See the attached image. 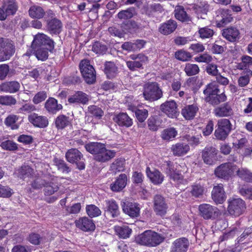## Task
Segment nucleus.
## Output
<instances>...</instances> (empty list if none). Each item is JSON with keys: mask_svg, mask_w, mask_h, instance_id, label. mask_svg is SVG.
I'll return each mask as SVG.
<instances>
[{"mask_svg": "<svg viewBox=\"0 0 252 252\" xmlns=\"http://www.w3.org/2000/svg\"><path fill=\"white\" fill-rule=\"evenodd\" d=\"M164 240L163 235L152 230H146L135 238V242L137 244L148 247H156L161 244Z\"/></svg>", "mask_w": 252, "mask_h": 252, "instance_id": "obj_1", "label": "nucleus"}, {"mask_svg": "<svg viewBox=\"0 0 252 252\" xmlns=\"http://www.w3.org/2000/svg\"><path fill=\"white\" fill-rule=\"evenodd\" d=\"M182 166L175 164H168L166 169V173L169 176L170 179L172 180L176 185L179 187L181 185H186L189 181L185 178L182 172Z\"/></svg>", "mask_w": 252, "mask_h": 252, "instance_id": "obj_2", "label": "nucleus"}, {"mask_svg": "<svg viewBox=\"0 0 252 252\" xmlns=\"http://www.w3.org/2000/svg\"><path fill=\"white\" fill-rule=\"evenodd\" d=\"M143 94L146 100L153 101L161 98L162 96V92L158 83L152 82L145 84Z\"/></svg>", "mask_w": 252, "mask_h": 252, "instance_id": "obj_3", "label": "nucleus"}, {"mask_svg": "<svg viewBox=\"0 0 252 252\" xmlns=\"http://www.w3.org/2000/svg\"><path fill=\"white\" fill-rule=\"evenodd\" d=\"M227 211L230 215L238 217L242 215L246 209L245 202L240 198L232 197L228 200Z\"/></svg>", "mask_w": 252, "mask_h": 252, "instance_id": "obj_4", "label": "nucleus"}, {"mask_svg": "<svg viewBox=\"0 0 252 252\" xmlns=\"http://www.w3.org/2000/svg\"><path fill=\"white\" fill-rule=\"evenodd\" d=\"M232 124L227 119H221L218 120L217 128L215 131V136L218 140H225L232 129Z\"/></svg>", "mask_w": 252, "mask_h": 252, "instance_id": "obj_5", "label": "nucleus"}, {"mask_svg": "<svg viewBox=\"0 0 252 252\" xmlns=\"http://www.w3.org/2000/svg\"><path fill=\"white\" fill-rule=\"evenodd\" d=\"M80 68L82 75L88 84H93L96 79L95 72L93 66L87 60H82L80 63Z\"/></svg>", "mask_w": 252, "mask_h": 252, "instance_id": "obj_6", "label": "nucleus"}, {"mask_svg": "<svg viewBox=\"0 0 252 252\" xmlns=\"http://www.w3.org/2000/svg\"><path fill=\"white\" fill-rule=\"evenodd\" d=\"M67 161L71 163H76L80 170L85 169L83 154L77 149L72 148L68 150L65 154Z\"/></svg>", "mask_w": 252, "mask_h": 252, "instance_id": "obj_7", "label": "nucleus"}, {"mask_svg": "<svg viewBox=\"0 0 252 252\" xmlns=\"http://www.w3.org/2000/svg\"><path fill=\"white\" fill-rule=\"evenodd\" d=\"M237 170V166L231 162L225 163L219 166L215 170V174L219 178L228 179Z\"/></svg>", "mask_w": 252, "mask_h": 252, "instance_id": "obj_8", "label": "nucleus"}, {"mask_svg": "<svg viewBox=\"0 0 252 252\" xmlns=\"http://www.w3.org/2000/svg\"><path fill=\"white\" fill-rule=\"evenodd\" d=\"M32 46V48L48 47V49L51 51L54 48L55 43L46 34L38 33L34 36Z\"/></svg>", "mask_w": 252, "mask_h": 252, "instance_id": "obj_9", "label": "nucleus"}, {"mask_svg": "<svg viewBox=\"0 0 252 252\" xmlns=\"http://www.w3.org/2000/svg\"><path fill=\"white\" fill-rule=\"evenodd\" d=\"M15 52L14 45L7 40L0 38V62L9 60Z\"/></svg>", "mask_w": 252, "mask_h": 252, "instance_id": "obj_10", "label": "nucleus"}, {"mask_svg": "<svg viewBox=\"0 0 252 252\" xmlns=\"http://www.w3.org/2000/svg\"><path fill=\"white\" fill-rule=\"evenodd\" d=\"M129 58L133 61H127L126 65L132 71L141 68L143 63H146L148 60V57L143 54H132L129 56Z\"/></svg>", "mask_w": 252, "mask_h": 252, "instance_id": "obj_11", "label": "nucleus"}, {"mask_svg": "<svg viewBox=\"0 0 252 252\" xmlns=\"http://www.w3.org/2000/svg\"><path fill=\"white\" fill-rule=\"evenodd\" d=\"M189 246V242L187 238H177L172 243L170 252H187Z\"/></svg>", "mask_w": 252, "mask_h": 252, "instance_id": "obj_12", "label": "nucleus"}, {"mask_svg": "<svg viewBox=\"0 0 252 252\" xmlns=\"http://www.w3.org/2000/svg\"><path fill=\"white\" fill-rule=\"evenodd\" d=\"M198 209L200 216L206 220L212 219L219 214V210L217 208L209 204L200 205Z\"/></svg>", "mask_w": 252, "mask_h": 252, "instance_id": "obj_13", "label": "nucleus"}, {"mask_svg": "<svg viewBox=\"0 0 252 252\" xmlns=\"http://www.w3.org/2000/svg\"><path fill=\"white\" fill-rule=\"evenodd\" d=\"M217 21L218 27H223L231 22L233 17L230 11L227 9L220 8L216 11Z\"/></svg>", "mask_w": 252, "mask_h": 252, "instance_id": "obj_14", "label": "nucleus"}, {"mask_svg": "<svg viewBox=\"0 0 252 252\" xmlns=\"http://www.w3.org/2000/svg\"><path fill=\"white\" fill-rule=\"evenodd\" d=\"M167 209L164 198L160 195H156L154 200V210L156 214L163 216L166 213Z\"/></svg>", "mask_w": 252, "mask_h": 252, "instance_id": "obj_15", "label": "nucleus"}, {"mask_svg": "<svg viewBox=\"0 0 252 252\" xmlns=\"http://www.w3.org/2000/svg\"><path fill=\"white\" fill-rule=\"evenodd\" d=\"M217 150L212 147H207L203 150L202 156L204 162L209 165L213 164L217 160Z\"/></svg>", "mask_w": 252, "mask_h": 252, "instance_id": "obj_16", "label": "nucleus"}, {"mask_svg": "<svg viewBox=\"0 0 252 252\" xmlns=\"http://www.w3.org/2000/svg\"><path fill=\"white\" fill-rule=\"evenodd\" d=\"M226 194L222 184H219L213 188L212 198L216 204H222L226 199Z\"/></svg>", "mask_w": 252, "mask_h": 252, "instance_id": "obj_17", "label": "nucleus"}, {"mask_svg": "<svg viewBox=\"0 0 252 252\" xmlns=\"http://www.w3.org/2000/svg\"><path fill=\"white\" fill-rule=\"evenodd\" d=\"M124 212L131 218H136L139 216L140 208L139 205L135 202L124 203L123 206Z\"/></svg>", "mask_w": 252, "mask_h": 252, "instance_id": "obj_18", "label": "nucleus"}, {"mask_svg": "<svg viewBox=\"0 0 252 252\" xmlns=\"http://www.w3.org/2000/svg\"><path fill=\"white\" fill-rule=\"evenodd\" d=\"M29 121L34 126L44 128L48 125V120L46 117L39 116L36 113L31 114L28 116Z\"/></svg>", "mask_w": 252, "mask_h": 252, "instance_id": "obj_19", "label": "nucleus"}, {"mask_svg": "<svg viewBox=\"0 0 252 252\" xmlns=\"http://www.w3.org/2000/svg\"><path fill=\"white\" fill-rule=\"evenodd\" d=\"M146 173L151 182L155 185L161 184L164 180L163 175L158 170L155 169L151 170L149 167H147Z\"/></svg>", "mask_w": 252, "mask_h": 252, "instance_id": "obj_20", "label": "nucleus"}, {"mask_svg": "<svg viewBox=\"0 0 252 252\" xmlns=\"http://www.w3.org/2000/svg\"><path fill=\"white\" fill-rule=\"evenodd\" d=\"M76 226L84 231H91L95 229V224L92 220L87 217L81 218L75 221Z\"/></svg>", "mask_w": 252, "mask_h": 252, "instance_id": "obj_21", "label": "nucleus"}, {"mask_svg": "<svg viewBox=\"0 0 252 252\" xmlns=\"http://www.w3.org/2000/svg\"><path fill=\"white\" fill-rule=\"evenodd\" d=\"M160 110L169 117L174 118L177 113V104L173 100L166 101L160 105Z\"/></svg>", "mask_w": 252, "mask_h": 252, "instance_id": "obj_22", "label": "nucleus"}, {"mask_svg": "<svg viewBox=\"0 0 252 252\" xmlns=\"http://www.w3.org/2000/svg\"><path fill=\"white\" fill-rule=\"evenodd\" d=\"M146 42L143 40L138 39L133 42H125L122 45V48L127 52H134L143 48Z\"/></svg>", "mask_w": 252, "mask_h": 252, "instance_id": "obj_23", "label": "nucleus"}, {"mask_svg": "<svg viewBox=\"0 0 252 252\" xmlns=\"http://www.w3.org/2000/svg\"><path fill=\"white\" fill-rule=\"evenodd\" d=\"M127 178L125 174H121L110 185L111 189L115 192L121 191L127 184Z\"/></svg>", "mask_w": 252, "mask_h": 252, "instance_id": "obj_24", "label": "nucleus"}, {"mask_svg": "<svg viewBox=\"0 0 252 252\" xmlns=\"http://www.w3.org/2000/svg\"><path fill=\"white\" fill-rule=\"evenodd\" d=\"M199 108L197 104L193 103L184 106L182 109L181 114L186 120H191L195 116Z\"/></svg>", "mask_w": 252, "mask_h": 252, "instance_id": "obj_25", "label": "nucleus"}, {"mask_svg": "<svg viewBox=\"0 0 252 252\" xmlns=\"http://www.w3.org/2000/svg\"><path fill=\"white\" fill-rule=\"evenodd\" d=\"M114 121L119 126L129 127L133 124V121L126 113H120L113 118Z\"/></svg>", "mask_w": 252, "mask_h": 252, "instance_id": "obj_26", "label": "nucleus"}, {"mask_svg": "<svg viewBox=\"0 0 252 252\" xmlns=\"http://www.w3.org/2000/svg\"><path fill=\"white\" fill-rule=\"evenodd\" d=\"M177 25L175 21L169 20L160 25L158 28L159 32L164 35H168L174 32Z\"/></svg>", "mask_w": 252, "mask_h": 252, "instance_id": "obj_27", "label": "nucleus"}, {"mask_svg": "<svg viewBox=\"0 0 252 252\" xmlns=\"http://www.w3.org/2000/svg\"><path fill=\"white\" fill-rule=\"evenodd\" d=\"M44 107L49 113L53 114L57 113L63 108L62 105L58 103L57 100L53 97H49L46 100Z\"/></svg>", "mask_w": 252, "mask_h": 252, "instance_id": "obj_28", "label": "nucleus"}, {"mask_svg": "<svg viewBox=\"0 0 252 252\" xmlns=\"http://www.w3.org/2000/svg\"><path fill=\"white\" fill-rule=\"evenodd\" d=\"M89 100V96L81 91H77L68 98L70 103L86 104Z\"/></svg>", "mask_w": 252, "mask_h": 252, "instance_id": "obj_29", "label": "nucleus"}, {"mask_svg": "<svg viewBox=\"0 0 252 252\" xmlns=\"http://www.w3.org/2000/svg\"><path fill=\"white\" fill-rule=\"evenodd\" d=\"M20 88V83L15 81L6 82L0 85V91L10 94L18 92Z\"/></svg>", "mask_w": 252, "mask_h": 252, "instance_id": "obj_30", "label": "nucleus"}, {"mask_svg": "<svg viewBox=\"0 0 252 252\" xmlns=\"http://www.w3.org/2000/svg\"><path fill=\"white\" fill-rule=\"evenodd\" d=\"M116 153L115 150H107L104 146L97 155L94 156V158L99 162H106L115 157Z\"/></svg>", "mask_w": 252, "mask_h": 252, "instance_id": "obj_31", "label": "nucleus"}, {"mask_svg": "<svg viewBox=\"0 0 252 252\" xmlns=\"http://www.w3.org/2000/svg\"><path fill=\"white\" fill-rule=\"evenodd\" d=\"M104 211L109 214L113 218L117 217L120 214L119 206L113 199L105 200Z\"/></svg>", "mask_w": 252, "mask_h": 252, "instance_id": "obj_32", "label": "nucleus"}, {"mask_svg": "<svg viewBox=\"0 0 252 252\" xmlns=\"http://www.w3.org/2000/svg\"><path fill=\"white\" fill-rule=\"evenodd\" d=\"M240 32L234 27H230L224 29L222 32L223 36L230 42H235L239 38Z\"/></svg>", "mask_w": 252, "mask_h": 252, "instance_id": "obj_33", "label": "nucleus"}, {"mask_svg": "<svg viewBox=\"0 0 252 252\" xmlns=\"http://www.w3.org/2000/svg\"><path fill=\"white\" fill-rule=\"evenodd\" d=\"M214 113L218 117H228L233 114V110L229 105L225 103L215 108Z\"/></svg>", "mask_w": 252, "mask_h": 252, "instance_id": "obj_34", "label": "nucleus"}, {"mask_svg": "<svg viewBox=\"0 0 252 252\" xmlns=\"http://www.w3.org/2000/svg\"><path fill=\"white\" fill-rule=\"evenodd\" d=\"M29 16L34 19H40L44 17L45 12L40 6L33 5L31 6L28 11Z\"/></svg>", "mask_w": 252, "mask_h": 252, "instance_id": "obj_35", "label": "nucleus"}, {"mask_svg": "<svg viewBox=\"0 0 252 252\" xmlns=\"http://www.w3.org/2000/svg\"><path fill=\"white\" fill-rule=\"evenodd\" d=\"M116 234L120 238H129L132 233V230L126 225H116L114 227Z\"/></svg>", "mask_w": 252, "mask_h": 252, "instance_id": "obj_36", "label": "nucleus"}, {"mask_svg": "<svg viewBox=\"0 0 252 252\" xmlns=\"http://www.w3.org/2000/svg\"><path fill=\"white\" fill-rule=\"evenodd\" d=\"M189 150V146L184 143H179L172 146V151L174 155L181 156L186 154Z\"/></svg>", "mask_w": 252, "mask_h": 252, "instance_id": "obj_37", "label": "nucleus"}, {"mask_svg": "<svg viewBox=\"0 0 252 252\" xmlns=\"http://www.w3.org/2000/svg\"><path fill=\"white\" fill-rule=\"evenodd\" d=\"M62 27L61 22L56 18H53L47 23V29L51 33H59Z\"/></svg>", "mask_w": 252, "mask_h": 252, "instance_id": "obj_38", "label": "nucleus"}, {"mask_svg": "<svg viewBox=\"0 0 252 252\" xmlns=\"http://www.w3.org/2000/svg\"><path fill=\"white\" fill-rule=\"evenodd\" d=\"M104 146V144L100 143L92 142L86 145L85 148L88 152L96 156L101 152Z\"/></svg>", "mask_w": 252, "mask_h": 252, "instance_id": "obj_39", "label": "nucleus"}, {"mask_svg": "<svg viewBox=\"0 0 252 252\" xmlns=\"http://www.w3.org/2000/svg\"><path fill=\"white\" fill-rule=\"evenodd\" d=\"M117 71V67L113 63L109 62L105 63L104 72L108 78H114L116 75Z\"/></svg>", "mask_w": 252, "mask_h": 252, "instance_id": "obj_40", "label": "nucleus"}, {"mask_svg": "<svg viewBox=\"0 0 252 252\" xmlns=\"http://www.w3.org/2000/svg\"><path fill=\"white\" fill-rule=\"evenodd\" d=\"M252 77V71L249 69L244 72L238 78V83L240 87H246L249 84L250 79Z\"/></svg>", "mask_w": 252, "mask_h": 252, "instance_id": "obj_41", "label": "nucleus"}, {"mask_svg": "<svg viewBox=\"0 0 252 252\" xmlns=\"http://www.w3.org/2000/svg\"><path fill=\"white\" fill-rule=\"evenodd\" d=\"M59 189V187L56 183L52 181L46 182L44 185V195L46 196L53 195L58 191Z\"/></svg>", "mask_w": 252, "mask_h": 252, "instance_id": "obj_42", "label": "nucleus"}, {"mask_svg": "<svg viewBox=\"0 0 252 252\" xmlns=\"http://www.w3.org/2000/svg\"><path fill=\"white\" fill-rule=\"evenodd\" d=\"M208 5L205 2L195 5L194 9L198 18L205 19L208 10Z\"/></svg>", "mask_w": 252, "mask_h": 252, "instance_id": "obj_43", "label": "nucleus"}, {"mask_svg": "<svg viewBox=\"0 0 252 252\" xmlns=\"http://www.w3.org/2000/svg\"><path fill=\"white\" fill-rule=\"evenodd\" d=\"M32 48L34 51L35 56L38 60L45 61L48 58V51H50V50L48 49V47H42Z\"/></svg>", "mask_w": 252, "mask_h": 252, "instance_id": "obj_44", "label": "nucleus"}, {"mask_svg": "<svg viewBox=\"0 0 252 252\" xmlns=\"http://www.w3.org/2000/svg\"><path fill=\"white\" fill-rule=\"evenodd\" d=\"M3 6L8 15H14L18 8L15 0H7L4 2Z\"/></svg>", "mask_w": 252, "mask_h": 252, "instance_id": "obj_45", "label": "nucleus"}, {"mask_svg": "<svg viewBox=\"0 0 252 252\" xmlns=\"http://www.w3.org/2000/svg\"><path fill=\"white\" fill-rule=\"evenodd\" d=\"M175 16L177 19L182 22H188L190 20L184 8L181 6H177L175 10Z\"/></svg>", "mask_w": 252, "mask_h": 252, "instance_id": "obj_46", "label": "nucleus"}, {"mask_svg": "<svg viewBox=\"0 0 252 252\" xmlns=\"http://www.w3.org/2000/svg\"><path fill=\"white\" fill-rule=\"evenodd\" d=\"M125 160L124 158L116 159L111 165L110 170L115 172L123 171L125 170Z\"/></svg>", "mask_w": 252, "mask_h": 252, "instance_id": "obj_47", "label": "nucleus"}, {"mask_svg": "<svg viewBox=\"0 0 252 252\" xmlns=\"http://www.w3.org/2000/svg\"><path fill=\"white\" fill-rule=\"evenodd\" d=\"M18 120V116L11 114L5 118L4 124L7 126L10 127L12 129H17L19 127V125L16 123Z\"/></svg>", "mask_w": 252, "mask_h": 252, "instance_id": "obj_48", "label": "nucleus"}, {"mask_svg": "<svg viewBox=\"0 0 252 252\" xmlns=\"http://www.w3.org/2000/svg\"><path fill=\"white\" fill-rule=\"evenodd\" d=\"M198 33L200 38L202 39L210 38L214 34L213 30L209 27L206 26L202 28H198Z\"/></svg>", "mask_w": 252, "mask_h": 252, "instance_id": "obj_49", "label": "nucleus"}, {"mask_svg": "<svg viewBox=\"0 0 252 252\" xmlns=\"http://www.w3.org/2000/svg\"><path fill=\"white\" fill-rule=\"evenodd\" d=\"M177 134V131L173 127H170L162 131L161 137L163 140L169 141L175 138Z\"/></svg>", "mask_w": 252, "mask_h": 252, "instance_id": "obj_50", "label": "nucleus"}, {"mask_svg": "<svg viewBox=\"0 0 252 252\" xmlns=\"http://www.w3.org/2000/svg\"><path fill=\"white\" fill-rule=\"evenodd\" d=\"M69 124V118L63 115H59L55 121L56 126L59 129H63Z\"/></svg>", "mask_w": 252, "mask_h": 252, "instance_id": "obj_51", "label": "nucleus"}, {"mask_svg": "<svg viewBox=\"0 0 252 252\" xmlns=\"http://www.w3.org/2000/svg\"><path fill=\"white\" fill-rule=\"evenodd\" d=\"M34 171L33 169L28 165H23L19 170V175L23 179L33 176Z\"/></svg>", "mask_w": 252, "mask_h": 252, "instance_id": "obj_52", "label": "nucleus"}, {"mask_svg": "<svg viewBox=\"0 0 252 252\" xmlns=\"http://www.w3.org/2000/svg\"><path fill=\"white\" fill-rule=\"evenodd\" d=\"M237 175L241 179L248 182H252V173L244 168L237 169Z\"/></svg>", "mask_w": 252, "mask_h": 252, "instance_id": "obj_53", "label": "nucleus"}, {"mask_svg": "<svg viewBox=\"0 0 252 252\" xmlns=\"http://www.w3.org/2000/svg\"><path fill=\"white\" fill-rule=\"evenodd\" d=\"M252 65V57L248 55H243L241 57V62L238 65L239 69L243 70Z\"/></svg>", "mask_w": 252, "mask_h": 252, "instance_id": "obj_54", "label": "nucleus"}, {"mask_svg": "<svg viewBox=\"0 0 252 252\" xmlns=\"http://www.w3.org/2000/svg\"><path fill=\"white\" fill-rule=\"evenodd\" d=\"M86 210L88 216L91 218L98 217L101 214L99 208L93 204L87 205Z\"/></svg>", "mask_w": 252, "mask_h": 252, "instance_id": "obj_55", "label": "nucleus"}, {"mask_svg": "<svg viewBox=\"0 0 252 252\" xmlns=\"http://www.w3.org/2000/svg\"><path fill=\"white\" fill-rule=\"evenodd\" d=\"M204 191V187L200 184H195L191 186L190 192L192 196L195 197L201 196Z\"/></svg>", "mask_w": 252, "mask_h": 252, "instance_id": "obj_56", "label": "nucleus"}, {"mask_svg": "<svg viewBox=\"0 0 252 252\" xmlns=\"http://www.w3.org/2000/svg\"><path fill=\"white\" fill-rule=\"evenodd\" d=\"M203 92L207 96L217 94L219 92V86L216 82H212L207 86Z\"/></svg>", "mask_w": 252, "mask_h": 252, "instance_id": "obj_57", "label": "nucleus"}, {"mask_svg": "<svg viewBox=\"0 0 252 252\" xmlns=\"http://www.w3.org/2000/svg\"><path fill=\"white\" fill-rule=\"evenodd\" d=\"M184 71L188 76H192L199 72V68L197 64L188 63L186 64Z\"/></svg>", "mask_w": 252, "mask_h": 252, "instance_id": "obj_58", "label": "nucleus"}, {"mask_svg": "<svg viewBox=\"0 0 252 252\" xmlns=\"http://www.w3.org/2000/svg\"><path fill=\"white\" fill-rule=\"evenodd\" d=\"M147 124L149 129L157 131L160 126L161 122L155 117H151L148 119Z\"/></svg>", "mask_w": 252, "mask_h": 252, "instance_id": "obj_59", "label": "nucleus"}, {"mask_svg": "<svg viewBox=\"0 0 252 252\" xmlns=\"http://www.w3.org/2000/svg\"><path fill=\"white\" fill-rule=\"evenodd\" d=\"M16 99L11 95L0 96V104L3 105L11 106L16 103Z\"/></svg>", "mask_w": 252, "mask_h": 252, "instance_id": "obj_60", "label": "nucleus"}, {"mask_svg": "<svg viewBox=\"0 0 252 252\" xmlns=\"http://www.w3.org/2000/svg\"><path fill=\"white\" fill-rule=\"evenodd\" d=\"M88 111L92 115L99 119H101L104 114L102 110L95 105L89 106Z\"/></svg>", "mask_w": 252, "mask_h": 252, "instance_id": "obj_61", "label": "nucleus"}, {"mask_svg": "<svg viewBox=\"0 0 252 252\" xmlns=\"http://www.w3.org/2000/svg\"><path fill=\"white\" fill-rule=\"evenodd\" d=\"M54 162L56 166H57L59 170L63 172L68 173L70 171L69 168L67 166L65 162L61 159L55 158Z\"/></svg>", "mask_w": 252, "mask_h": 252, "instance_id": "obj_62", "label": "nucleus"}, {"mask_svg": "<svg viewBox=\"0 0 252 252\" xmlns=\"http://www.w3.org/2000/svg\"><path fill=\"white\" fill-rule=\"evenodd\" d=\"M134 112L136 118L141 123L144 122L148 116V111L145 109H137Z\"/></svg>", "mask_w": 252, "mask_h": 252, "instance_id": "obj_63", "label": "nucleus"}, {"mask_svg": "<svg viewBox=\"0 0 252 252\" xmlns=\"http://www.w3.org/2000/svg\"><path fill=\"white\" fill-rule=\"evenodd\" d=\"M92 51L98 54H104L106 53L107 48L106 46L99 42H95L92 46Z\"/></svg>", "mask_w": 252, "mask_h": 252, "instance_id": "obj_64", "label": "nucleus"}]
</instances>
